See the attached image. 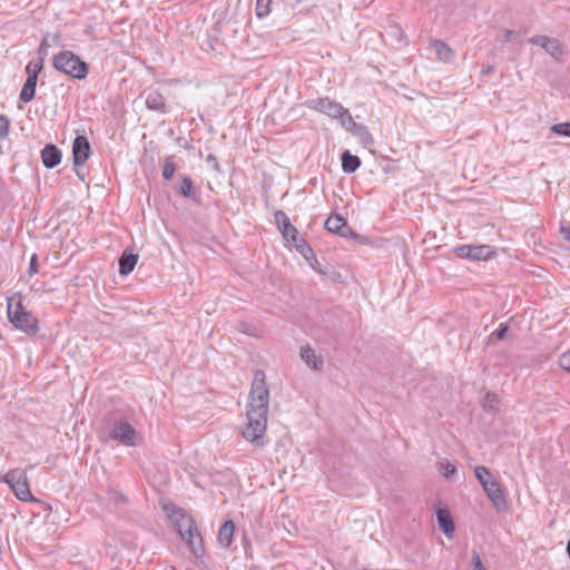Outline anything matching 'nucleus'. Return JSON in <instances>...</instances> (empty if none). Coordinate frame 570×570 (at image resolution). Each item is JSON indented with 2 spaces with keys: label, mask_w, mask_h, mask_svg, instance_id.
<instances>
[{
  "label": "nucleus",
  "mask_w": 570,
  "mask_h": 570,
  "mask_svg": "<svg viewBox=\"0 0 570 570\" xmlns=\"http://www.w3.org/2000/svg\"><path fill=\"white\" fill-rule=\"evenodd\" d=\"M482 407L489 413H497L499 411V399L495 393L488 392L482 401Z\"/></svg>",
  "instance_id": "22"
},
{
  "label": "nucleus",
  "mask_w": 570,
  "mask_h": 570,
  "mask_svg": "<svg viewBox=\"0 0 570 570\" xmlns=\"http://www.w3.org/2000/svg\"><path fill=\"white\" fill-rule=\"evenodd\" d=\"M138 262V255L125 250L119 258V273L124 276L130 274Z\"/></svg>",
  "instance_id": "19"
},
{
  "label": "nucleus",
  "mask_w": 570,
  "mask_h": 570,
  "mask_svg": "<svg viewBox=\"0 0 570 570\" xmlns=\"http://www.w3.org/2000/svg\"><path fill=\"white\" fill-rule=\"evenodd\" d=\"M115 495L117 500H124V495L121 493L116 492Z\"/></svg>",
  "instance_id": "43"
},
{
  "label": "nucleus",
  "mask_w": 570,
  "mask_h": 570,
  "mask_svg": "<svg viewBox=\"0 0 570 570\" xmlns=\"http://www.w3.org/2000/svg\"><path fill=\"white\" fill-rule=\"evenodd\" d=\"M306 106L309 109L325 114L331 118H343V125H346V122H348L352 126H356L348 110L345 109L340 102L331 100L330 98L311 99L306 101Z\"/></svg>",
  "instance_id": "5"
},
{
  "label": "nucleus",
  "mask_w": 570,
  "mask_h": 570,
  "mask_svg": "<svg viewBox=\"0 0 570 570\" xmlns=\"http://www.w3.org/2000/svg\"><path fill=\"white\" fill-rule=\"evenodd\" d=\"M275 220L283 237L287 242L295 243L298 232L296 227L291 224L288 216L284 212L278 210L275 213Z\"/></svg>",
  "instance_id": "12"
},
{
  "label": "nucleus",
  "mask_w": 570,
  "mask_h": 570,
  "mask_svg": "<svg viewBox=\"0 0 570 570\" xmlns=\"http://www.w3.org/2000/svg\"><path fill=\"white\" fill-rule=\"evenodd\" d=\"M73 163L83 165L90 156V144L85 136H77L72 145Z\"/></svg>",
  "instance_id": "10"
},
{
  "label": "nucleus",
  "mask_w": 570,
  "mask_h": 570,
  "mask_svg": "<svg viewBox=\"0 0 570 570\" xmlns=\"http://www.w3.org/2000/svg\"><path fill=\"white\" fill-rule=\"evenodd\" d=\"M191 191H193V180L187 176L181 177L180 184H179V193L185 197H191Z\"/></svg>",
  "instance_id": "27"
},
{
  "label": "nucleus",
  "mask_w": 570,
  "mask_h": 570,
  "mask_svg": "<svg viewBox=\"0 0 570 570\" xmlns=\"http://www.w3.org/2000/svg\"><path fill=\"white\" fill-rule=\"evenodd\" d=\"M483 490L498 510L507 507L504 491L497 480L485 483Z\"/></svg>",
  "instance_id": "11"
},
{
  "label": "nucleus",
  "mask_w": 570,
  "mask_h": 570,
  "mask_svg": "<svg viewBox=\"0 0 570 570\" xmlns=\"http://www.w3.org/2000/svg\"><path fill=\"white\" fill-rule=\"evenodd\" d=\"M292 244L304 256V258L306 261H309V259L315 261V255H314L312 247L304 239L296 237V242L292 243Z\"/></svg>",
  "instance_id": "24"
},
{
  "label": "nucleus",
  "mask_w": 570,
  "mask_h": 570,
  "mask_svg": "<svg viewBox=\"0 0 570 570\" xmlns=\"http://www.w3.org/2000/svg\"><path fill=\"white\" fill-rule=\"evenodd\" d=\"M458 255L462 258H470L472 261H485L493 254L491 246L489 245H462L455 248Z\"/></svg>",
  "instance_id": "9"
},
{
  "label": "nucleus",
  "mask_w": 570,
  "mask_h": 570,
  "mask_svg": "<svg viewBox=\"0 0 570 570\" xmlns=\"http://www.w3.org/2000/svg\"><path fill=\"white\" fill-rule=\"evenodd\" d=\"M515 35V32L513 30H505L504 32V37H503V42H509L512 40L513 36Z\"/></svg>",
  "instance_id": "41"
},
{
  "label": "nucleus",
  "mask_w": 570,
  "mask_h": 570,
  "mask_svg": "<svg viewBox=\"0 0 570 570\" xmlns=\"http://www.w3.org/2000/svg\"><path fill=\"white\" fill-rule=\"evenodd\" d=\"M109 436L127 446H135L137 444V432L126 421H115L110 426Z\"/></svg>",
  "instance_id": "7"
},
{
  "label": "nucleus",
  "mask_w": 570,
  "mask_h": 570,
  "mask_svg": "<svg viewBox=\"0 0 570 570\" xmlns=\"http://www.w3.org/2000/svg\"><path fill=\"white\" fill-rule=\"evenodd\" d=\"M28 273H29L30 276H32V275L38 273V257H37L36 254H33L31 259H30V265H29Z\"/></svg>",
  "instance_id": "38"
},
{
  "label": "nucleus",
  "mask_w": 570,
  "mask_h": 570,
  "mask_svg": "<svg viewBox=\"0 0 570 570\" xmlns=\"http://www.w3.org/2000/svg\"><path fill=\"white\" fill-rule=\"evenodd\" d=\"M365 136H366V138H368L370 140H372V138H371V136H370V134H368L367 131H365Z\"/></svg>",
  "instance_id": "45"
},
{
  "label": "nucleus",
  "mask_w": 570,
  "mask_h": 570,
  "mask_svg": "<svg viewBox=\"0 0 570 570\" xmlns=\"http://www.w3.org/2000/svg\"><path fill=\"white\" fill-rule=\"evenodd\" d=\"M45 60L37 59L36 61H30L26 67L27 77L38 79V75L41 72L43 68Z\"/></svg>",
  "instance_id": "26"
},
{
  "label": "nucleus",
  "mask_w": 570,
  "mask_h": 570,
  "mask_svg": "<svg viewBox=\"0 0 570 570\" xmlns=\"http://www.w3.org/2000/svg\"><path fill=\"white\" fill-rule=\"evenodd\" d=\"M307 262H308L309 266H311L315 272H317V273H320V274H324V272L321 269V267H320L321 265H320V263H318V261H317L316 258H315V261H314V259H309V261H307Z\"/></svg>",
  "instance_id": "40"
},
{
  "label": "nucleus",
  "mask_w": 570,
  "mask_h": 570,
  "mask_svg": "<svg viewBox=\"0 0 570 570\" xmlns=\"http://www.w3.org/2000/svg\"><path fill=\"white\" fill-rule=\"evenodd\" d=\"M168 517L180 538L189 546L193 553L196 557H200L204 552L202 537L196 530L193 518L177 508H173L168 512Z\"/></svg>",
  "instance_id": "2"
},
{
  "label": "nucleus",
  "mask_w": 570,
  "mask_h": 570,
  "mask_svg": "<svg viewBox=\"0 0 570 570\" xmlns=\"http://www.w3.org/2000/svg\"><path fill=\"white\" fill-rule=\"evenodd\" d=\"M361 166V160L357 156L351 155L348 151L342 154V169L346 174L354 173Z\"/></svg>",
  "instance_id": "20"
},
{
  "label": "nucleus",
  "mask_w": 570,
  "mask_h": 570,
  "mask_svg": "<svg viewBox=\"0 0 570 570\" xmlns=\"http://www.w3.org/2000/svg\"><path fill=\"white\" fill-rule=\"evenodd\" d=\"M567 553H568V557L570 559V540L567 543Z\"/></svg>",
  "instance_id": "44"
},
{
  "label": "nucleus",
  "mask_w": 570,
  "mask_h": 570,
  "mask_svg": "<svg viewBox=\"0 0 570 570\" xmlns=\"http://www.w3.org/2000/svg\"><path fill=\"white\" fill-rule=\"evenodd\" d=\"M438 523L443 533L451 538L454 531V524L450 512L445 509H439L436 511Z\"/></svg>",
  "instance_id": "15"
},
{
  "label": "nucleus",
  "mask_w": 570,
  "mask_h": 570,
  "mask_svg": "<svg viewBox=\"0 0 570 570\" xmlns=\"http://www.w3.org/2000/svg\"><path fill=\"white\" fill-rule=\"evenodd\" d=\"M176 170V165L173 160L166 159L163 166V177L165 179H170Z\"/></svg>",
  "instance_id": "30"
},
{
  "label": "nucleus",
  "mask_w": 570,
  "mask_h": 570,
  "mask_svg": "<svg viewBox=\"0 0 570 570\" xmlns=\"http://www.w3.org/2000/svg\"><path fill=\"white\" fill-rule=\"evenodd\" d=\"M559 365L561 368L570 373V350L559 357Z\"/></svg>",
  "instance_id": "32"
},
{
  "label": "nucleus",
  "mask_w": 570,
  "mask_h": 570,
  "mask_svg": "<svg viewBox=\"0 0 570 570\" xmlns=\"http://www.w3.org/2000/svg\"><path fill=\"white\" fill-rule=\"evenodd\" d=\"M269 391L263 371L255 373L249 394L247 423L242 431L243 436L255 445H263L266 432Z\"/></svg>",
  "instance_id": "1"
},
{
  "label": "nucleus",
  "mask_w": 570,
  "mask_h": 570,
  "mask_svg": "<svg viewBox=\"0 0 570 570\" xmlns=\"http://www.w3.org/2000/svg\"><path fill=\"white\" fill-rule=\"evenodd\" d=\"M472 561H473V570H488L483 566L479 552L475 550L472 551Z\"/></svg>",
  "instance_id": "35"
},
{
  "label": "nucleus",
  "mask_w": 570,
  "mask_h": 570,
  "mask_svg": "<svg viewBox=\"0 0 570 570\" xmlns=\"http://www.w3.org/2000/svg\"><path fill=\"white\" fill-rule=\"evenodd\" d=\"M272 0H257L256 12L258 17H264L269 12V6Z\"/></svg>",
  "instance_id": "31"
},
{
  "label": "nucleus",
  "mask_w": 570,
  "mask_h": 570,
  "mask_svg": "<svg viewBox=\"0 0 570 570\" xmlns=\"http://www.w3.org/2000/svg\"><path fill=\"white\" fill-rule=\"evenodd\" d=\"M551 131L560 136L570 137V121L553 125Z\"/></svg>",
  "instance_id": "28"
},
{
  "label": "nucleus",
  "mask_w": 570,
  "mask_h": 570,
  "mask_svg": "<svg viewBox=\"0 0 570 570\" xmlns=\"http://www.w3.org/2000/svg\"><path fill=\"white\" fill-rule=\"evenodd\" d=\"M61 151L55 145H47L41 151L42 164L47 168H53L61 161Z\"/></svg>",
  "instance_id": "13"
},
{
  "label": "nucleus",
  "mask_w": 570,
  "mask_h": 570,
  "mask_svg": "<svg viewBox=\"0 0 570 570\" xmlns=\"http://www.w3.org/2000/svg\"><path fill=\"white\" fill-rule=\"evenodd\" d=\"M4 482L12 489L19 500H32V494L27 482V475L23 470L14 469L7 472L4 475Z\"/></svg>",
  "instance_id": "6"
},
{
  "label": "nucleus",
  "mask_w": 570,
  "mask_h": 570,
  "mask_svg": "<svg viewBox=\"0 0 570 570\" xmlns=\"http://www.w3.org/2000/svg\"><path fill=\"white\" fill-rule=\"evenodd\" d=\"M7 313L10 323L18 330L27 334L38 332V320L26 309L20 294H16L7 299Z\"/></svg>",
  "instance_id": "3"
},
{
  "label": "nucleus",
  "mask_w": 570,
  "mask_h": 570,
  "mask_svg": "<svg viewBox=\"0 0 570 570\" xmlns=\"http://www.w3.org/2000/svg\"><path fill=\"white\" fill-rule=\"evenodd\" d=\"M474 472L482 488L484 487L485 483L495 481V479L492 478L490 470L483 465L476 466Z\"/></svg>",
  "instance_id": "25"
},
{
  "label": "nucleus",
  "mask_w": 570,
  "mask_h": 570,
  "mask_svg": "<svg viewBox=\"0 0 570 570\" xmlns=\"http://www.w3.org/2000/svg\"><path fill=\"white\" fill-rule=\"evenodd\" d=\"M146 106L151 110L164 112L166 109V101L158 90H149L146 96Z\"/></svg>",
  "instance_id": "18"
},
{
  "label": "nucleus",
  "mask_w": 570,
  "mask_h": 570,
  "mask_svg": "<svg viewBox=\"0 0 570 570\" xmlns=\"http://www.w3.org/2000/svg\"><path fill=\"white\" fill-rule=\"evenodd\" d=\"M207 163L212 164L214 169L219 171V163H218L217 158L214 155H212V154L208 155Z\"/></svg>",
  "instance_id": "39"
},
{
  "label": "nucleus",
  "mask_w": 570,
  "mask_h": 570,
  "mask_svg": "<svg viewBox=\"0 0 570 570\" xmlns=\"http://www.w3.org/2000/svg\"><path fill=\"white\" fill-rule=\"evenodd\" d=\"M48 48H49L48 39L43 38L40 43V47L38 49V58L39 59H41V60L46 59V57L48 56Z\"/></svg>",
  "instance_id": "34"
},
{
  "label": "nucleus",
  "mask_w": 570,
  "mask_h": 570,
  "mask_svg": "<svg viewBox=\"0 0 570 570\" xmlns=\"http://www.w3.org/2000/svg\"><path fill=\"white\" fill-rule=\"evenodd\" d=\"M235 532V525L233 521H226L219 528L217 540L219 544L224 548H228L233 542V537Z\"/></svg>",
  "instance_id": "16"
},
{
  "label": "nucleus",
  "mask_w": 570,
  "mask_h": 570,
  "mask_svg": "<svg viewBox=\"0 0 570 570\" xmlns=\"http://www.w3.org/2000/svg\"><path fill=\"white\" fill-rule=\"evenodd\" d=\"M440 472L444 478L450 479L455 474L456 466L451 462H442L440 465Z\"/></svg>",
  "instance_id": "29"
},
{
  "label": "nucleus",
  "mask_w": 570,
  "mask_h": 570,
  "mask_svg": "<svg viewBox=\"0 0 570 570\" xmlns=\"http://www.w3.org/2000/svg\"><path fill=\"white\" fill-rule=\"evenodd\" d=\"M561 234L563 237L570 242V226H562L561 227Z\"/></svg>",
  "instance_id": "42"
},
{
  "label": "nucleus",
  "mask_w": 570,
  "mask_h": 570,
  "mask_svg": "<svg viewBox=\"0 0 570 570\" xmlns=\"http://www.w3.org/2000/svg\"><path fill=\"white\" fill-rule=\"evenodd\" d=\"M340 236L345 238H354L356 237V234L354 230L347 225V223L344 220V226L341 227L340 232L337 233Z\"/></svg>",
  "instance_id": "33"
},
{
  "label": "nucleus",
  "mask_w": 570,
  "mask_h": 570,
  "mask_svg": "<svg viewBox=\"0 0 570 570\" xmlns=\"http://www.w3.org/2000/svg\"><path fill=\"white\" fill-rule=\"evenodd\" d=\"M37 81L38 79L36 78L27 77L26 82L20 92V99L23 102H29L33 99L36 94Z\"/></svg>",
  "instance_id": "21"
},
{
  "label": "nucleus",
  "mask_w": 570,
  "mask_h": 570,
  "mask_svg": "<svg viewBox=\"0 0 570 570\" xmlns=\"http://www.w3.org/2000/svg\"><path fill=\"white\" fill-rule=\"evenodd\" d=\"M529 42L542 48L553 59H560L567 53L566 46L561 43L557 38H550L548 36H533L529 39Z\"/></svg>",
  "instance_id": "8"
},
{
  "label": "nucleus",
  "mask_w": 570,
  "mask_h": 570,
  "mask_svg": "<svg viewBox=\"0 0 570 570\" xmlns=\"http://www.w3.org/2000/svg\"><path fill=\"white\" fill-rule=\"evenodd\" d=\"M53 67L75 79H85L88 66L73 52L65 50L53 57Z\"/></svg>",
  "instance_id": "4"
},
{
  "label": "nucleus",
  "mask_w": 570,
  "mask_h": 570,
  "mask_svg": "<svg viewBox=\"0 0 570 570\" xmlns=\"http://www.w3.org/2000/svg\"><path fill=\"white\" fill-rule=\"evenodd\" d=\"M430 47L435 52L438 59L443 62H450L454 57L453 50L441 40L431 41Z\"/></svg>",
  "instance_id": "17"
},
{
  "label": "nucleus",
  "mask_w": 570,
  "mask_h": 570,
  "mask_svg": "<svg viewBox=\"0 0 570 570\" xmlns=\"http://www.w3.org/2000/svg\"><path fill=\"white\" fill-rule=\"evenodd\" d=\"M508 326L505 324H500V327L492 333L491 336L497 337L498 340H503L507 335Z\"/></svg>",
  "instance_id": "37"
},
{
  "label": "nucleus",
  "mask_w": 570,
  "mask_h": 570,
  "mask_svg": "<svg viewBox=\"0 0 570 570\" xmlns=\"http://www.w3.org/2000/svg\"><path fill=\"white\" fill-rule=\"evenodd\" d=\"M9 131V120L0 115V138H4Z\"/></svg>",
  "instance_id": "36"
},
{
  "label": "nucleus",
  "mask_w": 570,
  "mask_h": 570,
  "mask_svg": "<svg viewBox=\"0 0 570 570\" xmlns=\"http://www.w3.org/2000/svg\"><path fill=\"white\" fill-rule=\"evenodd\" d=\"M344 218L340 215H332L325 220V228L334 234H337L341 227L344 226Z\"/></svg>",
  "instance_id": "23"
},
{
  "label": "nucleus",
  "mask_w": 570,
  "mask_h": 570,
  "mask_svg": "<svg viewBox=\"0 0 570 570\" xmlns=\"http://www.w3.org/2000/svg\"><path fill=\"white\" fill-rule=\"evenodd\" d=\"M301 357L312 370L320 371L323 367L322 356L316 355L315 351L308 345L301 347Z\"/></svg>",
  "instance_id": "14"
}]
</instances>
